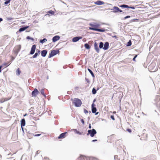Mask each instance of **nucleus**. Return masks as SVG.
Wrapping results in <instances>:
<instances>
[{
    "instance_id": "59",
    "label": "nucleus",
    "mask_w": 160,
    "mask_h": 160,
    "mask_svg": "<svg viewBox=\"0 0 160 160\" xmlns=\"http://www.w3.org/2000/svg\"><path fill=\"white\" fill-rule=\"evenodd\" d=\"M97 141V139H94V140H93L92 141V142H96V141Z\"/></svg>"
},
{
    "instance_id": "38",
    "label": "nucleus",
    "mask_w": 160,
    "mask_h": 160,
    "mask_svg": "<svg viewBox=\"0 0 160 160\" xmlns=\"http://www.w3.org/2000/svg\"><path fill=\"white\" fill-rule=\"evenodd\" d=\"M5 102V100H4V98H1L0 100V102L1 103H2Z\"/></svg>"
},
{
    "instance_id": "1",
    "label": "nucleus",
    "mask_w": 160,
    "mask_h": 160,
    "mask_svg": "<svg viewBox=\"0 0 160 160\" xmlns=\"http://www.w3.org/2000/svg\"><path fill=\"white\" fill-rule=\"evenodd\" d=\"M73 103L74 104L75 106L77 107H80L82 104L81 101L78 98H75L74 99Z\"/></svg>"
},
{
    "instance_id": "25",
    "label": "nucleus",
    "mask_w": 160,
    "mask_h": 160,
    "mask_svg": "<svg viewBox=\"0 0 160 160\" xmlns=\"http://www.w3.org/2000/svg\"><path fill=\"white\" fill-rule=\"evenodd\" d=\"M97 90L95 88H93L92 90V93L93 94H95L97 92Z\"/></svg>"
},
{
    "instance_id": "22",
    "label": "nucleus",
    "mask_w": 160,
    "mask_h": 160,
    "mask_svg": "<svg viewBox=\"0 0 160 160\" xmlns=\"http://www.w3.org/2000/svg\"><path fill=\"white\" fill-rule=\"evenodd\" d=\"M104 44L103 42H101L99 44V48L100 49H103Z\"/></svg>"
},
{
    "instance_id": "54",
    "label": "nucleus",
    "mask_w": 160,
    "mask_h": 160,
    "mask_svg": "<svg viewBox=\"0 0 160 160\" xmlns=\"http://www.w3.org/2000/svg\"><path fill=\"white\" fill-rule=\"evenodd\" d=\"M3 67V65H1L0 66V72H1L2 70L1 69Z\"/></svg>"
},
{
    "instance_id": "35",
    "label": "nucleus",
    "mask_w": 160,
    "mask_h": 160,
    "mask_svg": "<svg viewBox=\"0 0 160 160\" xmlns=\"http://www.w3.org/2000/svg\"><path fill=\"white\" fill-rule=\"evenodd\" d=\"M38 54V53L36 52L35 54L33 56L32 58H35L37 57Z\"/></svg>"
},
{
    "instance_id": "12",
    "label": "nucleus",
    "mask_w": 160,
    "mask_h": 160,
    "mask_svg": "<svg viewBox=\"0 0 160 160\" xmlns=\"http://www.w3.org/2000/svg\"><path fill=\"white\" fill-rule=\"evenodd\" d=\"M94 48L96 52L98 53H99V49L98 48V44L96 42H95L94 43Z\"/></svg>"
},
{
    "instance_id": "51",
    "label": "nucleus",
    "mask_w": 160,
    "mask_h": 160,
    "mask_svg": "<svg viewBox=\"0 0 160 160\" xmlns=\"http://www.w3.org/2000/svg\"><path fill=\"white\" fill-rule=\"evenodd\" d=\"M95 105L94 104V103H92V105H91L92 108L95 107Z\"/></svg>"
},
{
    "instance_id": "18",
    "label": "nucleus",
    "mask_w": 160,
    "mask_h": 160,
    "mask_svg": "<svg viewBox=\"0 0 160 160\" xmlns=\"http://www.w3.org/2000/svg\"><path fill=\"white\" fill-rule=\"evenodd\" d=\"M88 70L89 72L91 74V75L92 77L93 78H95V76L94 75V73L92 72V71L90 69H89V68H88Z\"/></svg>"
},
{
    "instance_id": "17",
    "label": "nucleus",
    "mask_w": 160,
    "mask_h": 160,
    "mask_svg": "<svg viewBox=\"0 0 160 160\" xmlns=\"http://www.w3.org/2000/svg\"><path fill=\"white\" fill-rule=\"evenodd\" d=\"M25 120L24 118L22 119L21 121V127H23L25 125Z\"/></svg>"
},
{
    "instance_id": "13",
    "label": "nucleus",
    "mask_w": 160,
    "mask_h": 160,
    "mask_svg": "<svg viewBox=\"0 0 160 160\" xmlns=\"http://www.w3.org/2000/svg\"><path fill=\"white\" fill-rule=\"evenodd\" d=\"M60 37L59 36L56 35L53 37L52 41L53 42H55L59 40L60 38Z\"/></svg>"
},
{
    "instance_id": "21",
    "label": "nucleus",
    "mask_w": 160,
    "mask_h": 160,
    "mask_svg": "<svg viewBox=\"0 0 160 160\" xmlns=\"http://www.w3.org/2000/svg\"><path fill=\"white\" fill-rule=\"evenodd\" d=\"M84 47L85 48L87 49H89L90 48V47L88 43H85L84 44Z\"/></svg>"
},
{
    "instance_id": "36",
    "label": "nucleus",
    "mask_w": 160,
    "mask_h": 160,
    "mask_svg": "<svg viewBox=\"0 0 160 160\" xmlns=\"http://www.w3.org/2000/svg\"><path fill=\"white\" fill-rule=\"evenodd\" d=\"M21 47L20 45H19L18 46V48L17 50V51L18 52H19L20 51L21 48Z\"/></svg>"
},
{
    "instance_id": "55",
    "label": "nucleus",
    "mask_w": 160,
    "mask_h": 160,
    "mask_svg": "<svg viewBox=\"0 0 160 160\" xmlns=\"http://www.w3.org/2000/svg\"><path fill=\"white\" fill-rule=\"evenodd\" d=\"M10 99V98H9L8 99L7 98H4V100H5V102L8 101V100H9Z\"/></svg>"
},
{
    "instance_id": "7",
    "label": "nucleus",
    "mask_w": 160,
    "mask_h": 160,
    "mask_svg": "<svg viewBox=\"0 0 160 160\" xmlns=\"http://www.w3.org/2000/svg\"><path fill=\"white\" fill-rule=\"evenodd\" d=\"M36 46L35 44L33 45L32 47L31 51L30 52V54L31 55L33 54L35 52L36 49Z\"/></svg>"
},
{
    "instance_id": "16",
    "label": "nucleus",
    "mask_w": 160,
    "mask_h": 160,
    "mask_svg": "<svg viewBox=\"0 0 160 160\" xmlns=\"http://www.w3.org/2000/svg\"><path fill=\"white\" fill-rule=\"evenodd\" d=\"M94 3L96 4L97 5H101L104 4V2H103L101 1H99V0L97 1L96 2H95Z\"/></svg>"
},
{
    "instance_id": "31",
    "label": "nucleus",
    "mask_w": 160,
    "mask_h": 160,
    "mask_svg": "<svg viewBox=\"0 0 160 160\" xmlns=\"http://www.w3.org/2000/svg\"><path fill=\"white\" fill-rule=\"evenodd\" d=\"M132 45V42L130 40H129L127 44V46H130Z\"/></svg>"
},
{
    "instance_id": "27",
    "label": "nucleus",
    "mask_w": 160,
    "mask_h": 160,
    "mask_svg": "<svg viewBox=\"0 0 160 160\" xmlns=\"http://www.w3.org/2000/svg\"><path fill=\"white\" fill-rule=\"evenodd\" d=\"M89 25L91 27H89V29H90V28H95V24H92V23H90L89 24Z\"/></svg>"
},
{
    "instance_id": "26",
    "label": "nucleus",
    "mask_w": 160,
    "mask_h": 160,
    "mask_svg": "<svg viewBox=\"0 0 160 160\" xmlns=\"http://www.w3.org/2000/svg\"><path fill=\"white\" fill-rule=\"evenodd\" d=\"M21 71L19 68H18L16 71V74L17 75H19L21 73Z\"/></svg>"
},
{
    "instance_id": "19",
    "label": "nucleus",
    "mask_w": 160,
    "mask_h": 160,
    "mask_svg": "<svg viewBox=\"0 0 160 160\" xmlns=\"http://www.w3.org/2000/svg\"><path fill=\"white\" fill-rule=\"evenodd\" d=\"M146 132V130L144 129L143 130V131H142V133L143 134V135L144 136L143 138H144L145 139L147 138V135H148L147 134L145 133Z\"/></svg>"
},
{
    "instance_id": "15",
    "label": "nucleus",
    "mask_w": 160,
    "mask_h": 160,
    "mask_svg": "<svg viewBox=\"0 0 160 160\" xmlns=\"http://www.w3.org/2000/svg\"><path fill=\"white\" fill-rule=\"evenodd\" d=\"M67 133V132H65L63 133H61L59 136L58 137V138L59 139H60L62 138H64L65 137L66 134Z\"/></svg>"
},
{
    "instance_id": "49",
    "label": "nucleus",
    "mask_w": 160,
    "mask_h": 160,
    "mask_svg": "<svg viewBox=\"0 0 160 160\" xmlns=\"http://www.w3.org/2000/svg\"><path fill=\"white\" fill-rule=\"evenodd\" d=\"M13 19V18H7V20L8 21H10V20H12Z\"/></svg>"
},
{
    "instance_id": "46",
    "label": "nucleus",
    "mask_w": 160,
    "mask_h": 160,
    "mask_svg": "<svg viewBox=\"0 0 160 160\" xmlns=\"http://www.w3.org/2000/svg\"><path fill=\"white\" fill-rule=\"evenodd\" d=\"M84 112L86 114L88 113V112L87 110L86 109H84Z\"/></svg>"
},
{
    "instance_id": "40",
    "label": "nucleus",
    "mask_w": 160,
    "mask_h": 160,
    "mask_svg": "<svg viewBox=\"0 0 160 160\" xmlns=\"http://www.w3.org/2000/svg\"><path fill=\"white\" fill-rule=\"evenodd\" d=\"M130 16H129V15H128V16H127L126 17H125L124 18V19H126L127 18H130Z\"/></svg>"
},
{
    "instance_id": "61",
    "label": "nucleus",
    "mask_w": 160,
    "mask_h": 160,
    "mask_svg": "<svg viewBox=\"0 0 160 160\" xmlns=\"http://www.w3.org/2000/svg\"><path fill=\"white\" fill-rule=\"evenodd\" d=\"M98 113H99L98 112H96L95 113V114L96 115H98Z\"/></svg>"
},
{
    "instance_id": "23",
    "label": "nucleus",
    "mask_w": 160,
    "mask_h": 160,
    "mask_svg": "<svg viewBox=\"0 0 160 160\" xmlns=\"http://www.w3.org/2000/svg\"><path fill=\"white\" fill-rule=\"evenodd\" d=\"M47 39H46V38H44L40 40L39 42L42 44H43L45 42L47 41Z\"/></svg>"
},
{
    "instance_id": "2",
    "label": "nucleus",
    "mask_w": 160,
    "mask_h": 160,
    "mask_svg": "<svg viewBox=\"0 0 160 160\" xmlns=\"http://www.w3.org/2000/svg\"><path fill=\"white\" fill-rule=\"evenodd\" d=\"M59 51L58 50H53L51 51V52L49 53L48 58H51L54 56L56 55L59 52Z\"/></svg>"
},
{
    "instance_id": "9",
    "label": "nucleus",
    "mask_w": 160,
    "mask_h": 160,
    "mask_svg": "<svg viewBox=\"0 0 160 160\" xmlns=\"http://www.w3.org/2000/svg\"><path fill=\"white\" fill-rule=\"evenodd\" d=\"M39 92L37 88H35L32 92V96L36 97L38 94Z\"/></svg>"
},
{
    "instance_id": "37",
    "label": "nucleus",
    "mask_w": 160,
    "mask_h": 160,
    "mask_svg": "<svg viewBox=\"0 0 160 160\" xmlns=\"http://www.w3.org/2000/svg\"><path fill=\"white\" fill-rule=\"evenodd\" d=\"M95 24V28H97L98 27H99L100 26V25L99 24L94 23Z\"/></svg>"
},
{
    "instance_id": "41",
    "label": "nucleus",
    "mask_w": 160,
    "mask_h": 160,
    "mask_svg": "<svg viewBox=\"0 0 160 160\" xmlns=\"http://www.w3.org/2000/svg\"><path fill=\"white\" fill-rule=\"evenodd\" d=\"M126 130L129 133H131L132 132V130L131 129L128 128Z\"/></svg>"
},
{
    "instance_id": "10",
    "label": "nucleus",
    "mask_w": 160,
    "mask_h": 160,
    "mask_svg": "<svg viewBox=\"0 0 160 160\" xmlns=\"http://www.w3.org/2000/svg\"><path fill=\"white\" fill-rule=\"evenodd\" d=\"M82 38V37L81 36L75 37L72 39V41L73 42H76Z\"/></svg>"
},
{
    "instance_id": "62",
    "label": "nucleus",
    "mask_w": 160,
    "mask_h": 160,
    "mask_svg": "<svg viewBox=\"0 0 160 160\" xmlns=\"http://www.w3.org/2000/svg\"><path fill=\"white\" fill-rule=\"evenodd\" d=\"M96 101V99H95L93 100V103H94V102H95Z\"/></svg>"
},
{
    "instance_id": "44",
    "label": "nucleus",
    "mask_w": 160,
    "mask_h": 160,
    "mask_svg": "<svg viewBox=\"0 0 160 160\" xmlns=\"http://www.w3.org/2000/svg\"><path fill=\"white\" fill-rule=\"evenodd\" d=\"M29 112L31 115H33L34 114V112L32 110L30 111Z\"/></svg>"
},
{
    "instance_id": "63",
    "label": "nucleus",
    "mask_w": 160,
    "mask_h": 160,
    "mask_svg": "<svg viewBox=\"0 0 160 160\" xmlns=\"http://www.w3.org/2000/svg\"><path fill=\"white\" fill-rule=\"evenodd\" d=\"M112 37L113 38H117V36L116 35H115L113 36H112Z\"/></svg>"
},
{
    "instance_id": "57",
    "label": "nucleus",
    "mask_w": 160,
    "mask_h": 160,
    "mask_svg": "<svg viewBox=\"0 0 160 160\" xmlns=\"http://www.w3.org/2000/svg\"><path fill=\"white\" fill-rule=\"evenodd\" d=\"M39 152H40L39 151H37L36 152V155H38V154H39Z\"/></svg>"
},
{
    "instance_id": "60",
    "label": "nucleus",
    "mask_w": 160,
    "mask_h": 160,
    "mask_svg": "<svg viewBox=\"0 0 160 160\" xmlns=\"http://www.w3.org/2000/svg\"><path fill=\"white\" fill-rule=\"evenodd\" d=\"M89 128L90 129L91 128V125L90 124H89Z\"/></svg>"
},
{
    "instance_id": "20",
    "label": "nucleus",
    "mask_w": 160,
    "mask_h": 160,
    "mask_svg": "<svg viewBox=\"0 0 160 160\" xmlns=\"http://www.w3.org/2000/svg\"><path fill=\"white\" fill-rule=\"evenodd\" d=\"M155 66V64L154 63H152L151 64H150L148 68L150 69H153L154 68L153 67H154Z\"/></svg>"
},
{
    "instance_id": "29",
    "label": "nucleus",
    "mask_w": 160,
    "mask_h": 160,
    "mask_svg": "<svg viewBox=\"0 0 160 160\" xmlns=\"http://www.w3.org/2000/svg\"><path fill=\"white\" fill-rule=\"evenodd\" d=\"M40 92L42 95L44 96V97H46V95L44 93V89H42L40 91Z\"/></svg>"
},
{
    "instance_id": "5",
    "label": "nucleus",
    "mask_w": 160,
    "mask_h": 160,
    "mask_svg": "<svg viewBox=\"0 0 160 160\" xmlns=\"http://www.w3.org/2000/svg\"><path fill=\"white\" fill-rule=\"evenodd\" d=\"M119 7L123 8H129L132 9H135V8L133 6H129L126 4H122L119 6Z\"/></svg>"
},
{
    "instance_id": "6",
    "label": "nucleus",
    "mask_w": 160,
    "mask_h": 160,
    "mask_svg": "<svg viewBox=\"0 0 160 160\" xmlns=\"http://www.w3.org/2000/svg\"><path fill=\"white\" fill-rule=\"evenodd\" d=\"M90 30H94L98 32H103L105 31V29L103 28H90Z\"/></svg>"
},
{
    "instance_id": "32",
    "label": "nucleus",
    "mask_w": 160,
    "mask_h": 160,
    "mask_svg": "<svg viewBox=\"0 0 160 160\" xmlns=\"http://www.w3.org/2000/svg\"><path fill=\"white\" fill-rule=\"evenodd\" d=\"M6 1L4 2V3L5 5H7L9 3L11 0H5Z\"/></svg>"
},
{
    "instance_id": "48",
    "label": "nucleus",
    "mask_w": 160,
    "mask_h": 160,
    "mask_svg": "<svg viewBox=\"0 0 160 160\" xmlns=\"http://www.w3.org/2000/svg\"><path fill=\"white\" fill-rule=\"evenodd\" d=\"M83 156H81L79 157L78 158V160H81L83 158Z\"/></svg>"
},
{
    "instance_id": "4",
    "label": "nucleus",
    "mask_w": 160,
    "mask_h": 160,
    "mask_svg": "<svg viewBox=\"0 0 160 160\" xmlns=\"http://www.w3.org/2000/svg\"><path fill=\"white\" fill-rule=\"evenodd\" d=\"M114 13H117L118 12H122V10H120L118 7L116 6H114L112 8L110 9Z\"/></svg>"
},
{
    "instance_id": "43",
    "label": "nucleus",
    "mask_w": 160,
    "mask_h": 160,
    "mask_svg": "<svg viewBox=\"0 0 160 160\" xmlns=\"http://www.w3.org/2000/svg\"><path fill=\"white\" fill-rule=\"evenodd\" d=\"M118 156L117 155L114 156V159L115 160H118Z\"/></svg>"
},
{
    "instance_id": "30",
    "label": "nucleus",
    "mask_w": 160,
    "mask_h": 160,
    "mask_svg": "<svg viewBox=\"0 0 160 160\" xmlns=\"http://www.w3.org/2000/svg\"><path fill=\"white\" fill-rule=\"evenodd\" d=\"M26 39H28V40H32V41H34V39L32 38H31V37H30V36H27V37H26Z\"/></svg>"
},
{
    "instance_id": "14",
    "label": "nucleus",
    "mask_w": 160,
    "mask_h": 160,
    "mask_svg": "<svg viewBox=\"0 0 160 160\" xmlns=\"http://www.w3.org/2000/svg\"><path fill=\"white\" fill-rule=\"evenodd\" d=\"M48 53L47 50H43L41 52V55L43 57H45Z\"/></svg>"
},
{
    "instance_id": "24",
    "label": "nucleus",
    "mask_w": 160,
    "mask_h": 160,
    "mask_svg": "<svg viewBox=\"0 0 160 160\" xmlns=\"http://www.w3.org/2000/svg\"><path fill=\"white\" fill-rule=\"evenodd\" d=\"M97 111V108L95 107L92 108V112L93 113H95Z\"/></svg>"
},
{
    "instance_id": "3",
    "label": "nucleus",
    "mask_w": 160,
    "mask_h": 160,
    "mask_svg": "<svg viewBox=\"0 0 160 160\" xmlns=\"http://www.w3.org/2000/svg\"><path fill=\"white\" fill-rule=\"evenodd\" d=\"M88 133L87 134V135H88L90 134L91 137H94L95 135L97 133V132L96 130L93 128L92 130H88Z\"/></svg>"
},
{
    "instance_id": "11",
    "label": "nucleus",
    "mask_w": 160,
    "mask_h": 160,
    "mask_svg": "<svg viewBox=\"0 0 160 160\" xmlns=\"http://www.w3.org/2000/svg\"><path fill=\"white\" fill-rule=\"evenodd\" d=\"M109 46V43L108 42H106L103 45V49L106 50L108 49Z\"/></svg>"
},
{
    "instance_id": "8",
    "label": "nucleus",
    "mask_w": 160,
    "mask_h": 160,
    "mask_svg": "<svg viewBox=\"0 0 160 160\" xmlns=\"http://www.w3.org/2000/svg\"><path fill=\"white\" fill-rule=\"evenodd\" d=\"M29 27L28 26H22V27L20 28L18 31L19 32H23Z\"/></svg>"
},
{
    "instance_id": "45",
    "label": "nucleus",
    "mask_w": 160,
    "mask_h": 160,
    "mask_svg": "<svg viewBox=\"0 0 160 160\" xmlns=\"http://www.w3.org/2000/svg\"><path fill=\"white\" fill-rule=\"evenodd\" d=\"M85 80L86 81V82H87V83H89L90 82V81L87 78H85Z\"/></svg>"
},
{
    "instance_id": "58",
    "label": "nucleus",
    "mask_w": 160,
    "mask_h": 160,
    "mask_svg": "<svg viewBox=\"0 0 160 160\" xmlns=\"http://www.w3.org/2000/svg\"><path fill=\"white\" fill-rule=\"evenodd\" d=\"M37 53H38V54H40V50H38L37 51V52H36Z\"/></svg>"
},
{
    "instance_id": "50",
    "label": "nucleus",
    "mask_w": 160,
    "mask_h": 160,
    "mask_svg": "<svg viewBox=\"0 0 160 160\" xmlns=\"http://www.w3.org/2000/svg\"><path fill=\"white\" fill-rule=\"evenodd\" d=\"M138 20V19H132L131 21H130L131 22H134V21H137Z\"/></svg>"
},
{
    "instance_id": "47",
    "label": "nucleus",
    "mask_w": 160,
    "mask_h": 160,
    "mask_svg": "<svg viewBox=\"0 0 160 160\" xmlns=\"http://www.w3.org/2000/svg\"><path fill=\"white\" fill-rule=\"evenodd\" d=\"M81 121L82 123V124L84 125V120L83 119H82L81 120Z\"/></svg>"
},
{
    "instance_id": "53",
    "label": "nucleus",
    "mask_w": 160,
    "mask_h": 160,
    "mask_svg": "<svg viewBox=\"0 0 160 160\" xmlns=\"http://www.w3.org/2000/svg\"><path fill=\"white\" fill-rule=\"evenodd\" d=\"M40 135H41L40 134H35L34 136L35 137H38V136H40Z\"/></svg>"
},
{
    "instance_id": "39",
    "label": "nucleus",
    "mask_w": 160,
    "mask_h": 160,
    "mask_svg": "<svg viewBox=\"0 0 160 160\" xmlns=\"http://www.w3.org/2000/svg\"><path fill=\"white\" fill-rule=\"evenodd\" d=\"M110 118L113 120H115V119L114 118V116L113 115H111L110 116Z\"/></svg>"
},
{
    "instance_id": "52",
    "label": "nucleus",
    "mask_w": 160,
    "mask_h": 160,
    "mask_svg": "<svg viewBox=\"0 0 160 160\" xmlns=\"http://www.w3.org/2000/svg\"><path fill=\"white\" fill-rule=\"evenodd\" d=\"M2 65H3V66H5V67H7L9 65V64L8 65L7 63H5L3 64Z\"/></svg>"
},
{
    "instance_id": "64",
    "label": "nucleus",
    "mask_w": 160,
    "mask_h": 160,
    "mask_svg": "<svg viewBox=\"0 0 160 160\" xmlns=\"http://www.w3.org/2000/svg\"><path fill=\"white\" fill-rule=\"evenodd\" d=\"M27 115V113H26L25 114L23 115V116L25 117V116H26Z\"/></svg>"
},
{
    "instance_id": "42",
    "label": "nucleus",
    "mask_w": 160,
    "mask_h": 160,
    "mask_svg": "<svg viewBox=\"0 0 160 160\" xmlns=\"http://www.w3.org/2000/svg\"><path fill=\"white\" fill-rule=\"evenodd\" d=\"M138 55H136L134 57V58H133V59H132V60L133 61H135V59L137 57V56H138Z\"/></svg>"
},
{
    "instance_id": "56",
    "label": "nucleus",
    "mask_w": 160,
    "mask_h": 160,
    "mask_svg": "<svg viewBox=\"0 0 160 160\" xmlns=\"http://www.w3.org/2000/svg\"><path fill=\"white\" fill-rule=\"evenodd\" d=\"M21 129L22 131L23 132V133H24V128H23V127H21Z\"/></svg>"
},
{
    "instance_id": "33",
    "label": "nucleus",
    "mask_w": 160,
    "mask_h": 160,
    "mask_svg": "<svg viewBox=\"0 0 160 160\" xmlns=\"http://www.w3.org/2000/svg\"><path fill=\"white\" fill-rule=\"evenodd\" d=\"M74 131H75L76 133L79 135L82 134V133L80 132L79 131H78L76 129H74Z\"/></svg>"
},
{
    "instance_id": "28",
    "label": "nucleus",
    "mask_w": 160,
    "mask_h": 160,
    "mask_svg": "<svg viewBox=\"0 0 160 160\" xmlns=\"http://www.w3.org/2000/svg\"><path fill=\"white\" fill-rule=\"evenodd\" d=\"M48 13L52 15L54 14V12L52 10H50L48 12Z\"/></svg>"
},
{
    "instance_id": "34",
    "label": "nucleus",
    "mask_w": 160,
    "mask_h": 160,
    "mask_svg": "<svg viewBox=\"0 0 160 160\" xmlns=\"http://www.w3.org/2000/svg\"><path fill=\"white\" fill-rule=\"evenodd\" d=\"M88 43L89 44V45L90 46V45H93V41H90L88 42Z\"/></svg>"
}]
</instances>
